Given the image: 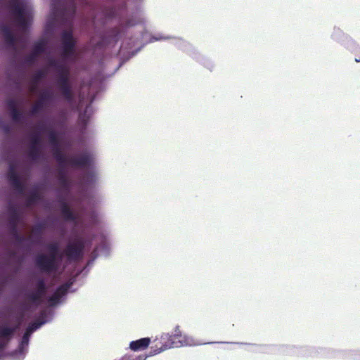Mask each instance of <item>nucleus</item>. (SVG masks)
<instances>
[{"mask_svg":"<svg viewBox=\"0 0 360 360\" xmlns=\"http://www.w3.org/2000/svg\"><path fill=\"white\" fill-rule=\"evenodd\" d=\"M171 44L179 50L184 52L196 62L212 71L214 67L213 62L207 56L202 55L193 44L184 39L176 36L171 38Z\"/></svg>","mask_w":360,"mask_h":360,"instance_id":"nucleus-9","label":"nucleus"},{"mask_svg":"<svg viewBox=\"0 0 360 360\" xmlns=\"http://www.w3.org/2000/svg\"><path fill=\"white\" fill-rule=\"evenodd\" d=\"M13 173H18L15 170V167L14 165H11L8 166V172L7 174H13Z\"/></svg>","mask_w":360,"mask_h":360,"instance_id":"nucleus-40","label":"nucleus"},{"mask_svg":"<svg viewBox=\"0 0 360 360\" xmlns=\"http://www.w3.org/2000/svg\"><path fill=\"white\" fill-rule=\"evenodd\" d=\"M51 172V167L46 162L44 167L41 170L42 179L37 184H34L33 190L31 191L32 202L37 201L39 199V195L37 193V189L39 188H52L53 184L51 182L50 173Z\"/></svg>","mask_w":360,"mask_h":360,"instance_id":"nucleus-15","label":"nucleus"},{"mask_svg":"<svg viewBox=\"0 0 360 360\" xmlns=\"http://www.w3.org/2000/svg\"><path fill=\"white\" fill-rule=\"evenodd\" d=\"M42 319L34 322L25 328L21 337L18 340L17 347L7 353V356L12 360H24L28 353L29 345L32 334L39 330L43 326L51 322L46 317H41Z\"/></svg>","mask_w":360,"mask_h":360,"instance_id":"nucleus-6","label":"nucleus"},{"mask_svg":"<svg viewBox=\"0 0 360 360\" xmlns=\"http://www.w3.org/2000/svg\"><path fill=\"white\" fill-rule=\"evenodd\" d=\"M330 39L352 53H356L360 50V46L357 42L339 27L334 26L330 34Z\"/></svg>","mask_w":360,"mask_h":360,"instance_id":"nucleus-12","label":"nucleus"},{"mask_svg":"<svg viewBox=\"0 0 360 360\" xmlns=\"http://www.w3.org/2000/svg\"><path fill=\"white\" fill-rule=\"evenodd\" d=\"M60 37L62 41L69 40L75 38L72 30H63L60 33Z\"/></svg>","mask_w":360,"mask_h":360,"instance_id":"nucleus-35","label":"nucleus"},{"mask_svg":"<svg viewBox=\"0 0 360 360\" xmlns=\"http://www.w3.org/2000/svg\"><path fill=\"white\" fill-rule=\"evenodd\" d=\"M41 101L47 103H55L56 101V96L51 91H46L42 95Z\"/></svg>","mask_w":360,"mask_h":360,"instance_id":"nucleus-31","label":"nucleus"},{"mask_svg":"<svg viewBox=\"0 0 360 360\" xmlns=\"http://www.w3.org/2000/svg\"><path fill=\"white\" fill-rule=\"evenodd\" d=\"M36 75H37V77L38 79H41V78H43L44 77V73L41 70L38 71Z\"/></svg>","mask_w":360,"mask_h":360,"instance_id":"nucleus-42","label":"nucleus"},{"mask_svg":"<svg viewBox=\"0 0 360 360\" xmlns=\"http://www.w3.org/2000/svg\"><path fill=\"white\" fill-rule=\"evenodd\" d=\"M65 254H66V250L65 251ZM89 254H91V258L88 261L86 264L82 267H77L75 269V276L69 282L60 284L53 290L52 295L47 297L46 305L41 309L39 313L40 317H46L52 321L55 316L56 309L65 302L69 292H75L76 291V289L72 288V285L77 282L78 278L80 276H86L95 260L99 255L101 256L98 245H94L91 250H89L82 258L78 259L77 262L82 260L84 257ZM68 261L70 262V260ZM75 262H77V261H75ZM72 263H75V262H72Z\"/></svg>","mask_w":360,"mask_h":360,"instance_id":"nucleus-3","label":"nucleus"},{"mask_svg":"<svg viewBox=\"0 0 360 360\" xmlns=\"http://www.w3.org/2000/svg\"><path fill=\"white\" fill-rule=\"evenodd\" d=\"M151 343V338L149 337L141 338L132 340L129 344V349L134 352L144 351Z\"/></svg>","mask_w":360,"mask_h":360,"instance_id":"nucleus-20","label":"nucleus"},{"mask_svg":"<svg viewBox=\"0 0 360 360\" xmlns=\"http://www.w3.org/2000/svg\"><path fill=\"white\" fill-rule=\"evenodd\" d=\"M4 103L8 106L9 110L13 109V108H16L18 105L17 101L13 98H7L4 99Z\"/></svg>","mask_w":360,"mask_h":360,"instance_id":"nucleus-33","label":"nucleus"},{"mask_svg":"<svg viewBox=\"0 0 360 360\" xmlns=\"http://www.w3.org/2000/svg\"><path fill=\"white\" fill-rule=\"evenodd\" d=\"M6 160V155L4 153H0V164Z\"/></svg>","mask_w":360,"mask_h":360,"instance_id":"nucleus-43","label":"nucleus"},{"mask_svg":"<svg viewBox=\"0 0 360 360\" xmlns=\"http://www.w3.org/2000/svg\"><path fill=\"white\" fill-rule=\"evenodd\" d=\"M357 53H360V50H359L355 54H356Z\"/></svg>","mask_w":360,"mask_h":360,"instance_id":"nucleus-49","label":"nucleus"},{"mask_svg":"<svg viewBox=\"0 0 360 360\" xmlns=\"http://www.w3.org/2000/svg\"><path fill=\"white\" fill-rule=\"evenodd\" d=\"M76 40L72 39L69 40H63L60 46V50L61 51V56L65 63L66 60L74 58L75 52L76 50Z\"/></svg>","mask_w":360,"mask_h":360,"instance_id":"nucleus-17","label":"nucleus"},{"mask_svg":"<svg viewBox=\"0 0 360 360\" xmlns=\"http://www.w3.org/2000/svg\"><path fill=\"white\" fill-rule=\"evenodd\" d=\"M61 182L62 184H67V179L65 176H63L62 179H61Z\"/></svg>","mask_w":360,"mask_h":360,"instance_id":"nucleus-45","label":"nucleus"},{"mask_svg":"<svg viewBox=\"0 0 360 360\" xmlns=\"http://www.w3.org/2000/svg\"><path fill=\"white\" fill-rule=\"evenodd\" d=\"M182 339L181 340H179L178 345L176 342L173 341L174 342V346L173 347H178L181 346H197V345H211V344H238V345H252L254 346L256 349L254 350V352H264L266 351V349L268 347H270V345H256V344H250V343H245V342H201L199 341L195 340L192 337H189L186 335H182Z\"/></svg>","mask_w":360,"mask_h":360,"instance_id":"nucleus-13","label":"nucleus"},{"mask_svg":"<svg viewBox=\"0 0 360 360\" xmlns=\"http://www.w3.org/2000/svg\"><path fill=\"white\" fill-rule=\"evenodd\" d=\"M6 11L15 17V22L25 32H30L34 12L30 0H9L5 5Z\"/></svg>","mask_w":360,"mask_h":360,"instance_id":"nucleus-5","label":"nucleus"},{"mask_svg":"<svg viewBox=\"0 0 360 360\" xmlns=\"http://www.w3.org/2000/svg\"><path fill=\"white\" fill-rule=\"evenodd\" d=\"M3 209L6 213H7L11 221V227L15 221L19 219V212L17 206L13 203L12 200H8L3 207Z\"/></svg>","mask_w":360,"mask_h":360,"instance_id":"nucleus-21","label":"nucleus"},{"mask_svg":"<svg viewBox=\"0 0 360 360\" xmlns=\"http://www.w3.org/2000/svg\"><path fill=\"white\" fill-rule=\"evenodd\" d=\"M60 208L62 215L64 217V219L67 222L75 224L77 222V216L74 212L70 208L68 204H64Z\"/></svg>","mask_w":360,"mask_h":360,"instance_id":"nucleus-23","label":"nucleus"},{"mask_svg":"<svg viewBox=\"0 0 360 360\" xmlns=\"http://www.w3.org/2000/svg\"><path fill=\"white\" fill-rule=\"evenodd\" d=\"M51 224H54L55 222H56L58 220L56 219H51Z\"/></svg>","mask_w":360,"mask_h":360,"instance_id":"nucleus-46","label":"nucleus"},{"mask_svg":"<svg viewBox=\"0 0 360 360\" xmlns=\"http://www.w3.org/2000/svg\"><path fill=\"white\" fill-rule=\"evenodd\" d=\"M2 297H3L2 303L6 304L8 302V296L4 295Z\"/></svg>","mask_w":360,"mask_h":360,"instance_id":"nucleus-44","label":"nucleus"},{"mask_svg":"<svg viewBox=\"0 0 360 360\" xmlns=\"http://www.w3.org/2000/svg\"><path fill=\"white\" fill-rule=\"evenodd\" d=\"M49 65L58 73L56 86L58 89L70 86L69 68L62 59H57L51 55L48 56Z\"/></svg>","mask_w":360,"mask_h":360,"instance_id":"nucleus-11","label":"nucleus"},{"mask_svg":"<svg viewBox=\"0 0 360 360\" xmlns=\"http://www.w3.org/2000/svg\"><path fill=\"white\" fill-rule=\"evenodd\" d=\"M31 158L34 160H39V159L42 158V155L39 153V150L37 149H34V151H33L31 153Z\"/></svg>","mask_w":360,"mask_h":360,"instance_id":"nucleus-37","label":"nucleus"},{"mask_svg":"<svg viewBox=\"0 0 360 360\" xmlns=\"http://www.w3.org/2000/svg\"><path fill=\"white\" fill-rule=\"evenodd\" d=\"M142 0H117V11L115 18L118 28L101 33L98 46L103 49L114 47L124 38L117 53L120 62L111 74L105 75V61L98 59V68L91 76L98 92L104 89L105 80L115 75L128 60L134 57L147 44L158 41L170 40L172 35L157 33L152 34L145 25L144 19L141 18L140 3Z\"/></svg>","mask_w":360,"mask_h":360,"instance_id":"nucleus-1","label":"nucleus"},{"mask_svg":"<svg viewBox=\"0 0 360 360\" xmlns=\"http://www.w3.org/2000/svg\"><path fill=\"white\" fill-rule=\"evenodd\" d=\"M37 60V55L34 53L27 55L24 57L21 65L24 66L25 65H32L35 63Z\"/></svg>","mask_w":360,"mask_h":360,"instance_id":"nucleus-29","label":"nucleus"},{"mask_svg":"<svg viewBox=\"0 0 360 360\" xmlns=\"http://www.w3.org/2000/svg\"><path fill=\"white\" fill-rule=\"evenodd\" d=\"M12 126L6 122L1 114H0V131L4 134H9L12 131Z\"/></svg>","mask_w":360,"mask_h":360,"instance_id":"nucleus-27","label":"nucleus"},{"mask_svg":"<svg viewBox=\"0 0 360 360\" xmlns=\"http://www.w3.org/2000/svg\"><path fill=\"white\" fill-rule=\"evenodd\" d=\"M354 60L356 63H360V58H355Z\"/></svg>","mask_w":360,"mask_h":360,"instance_id":"nucleus-47","label":"nucleus"},{"mask_svg":"<svg viewBox=\"0 0 360 360\" xmlns=\"http://www.w3.org/2000/svg\"><path fill=\"white\" fill-rule=\"evenodd\" d=\"M45 247L49 252V255L39 254L34 259V265L37 269L43 274L49 275L58 270V254L60 247L58 243H48Z\"/></svg>","mask_w":360,"mask_h":360,"instance_id":"nucleus-7","label":"nucleus"},{"mask_svg":"<svg viewBox=\"0 0 360 360\" xmlns=\"http://www.w3.org/2000/svg\"><path fill=\"white\" fill-rule=\"evenodd\" d=\"M32 111L34 114H39L42 111V108L40 105H35L32 107Z\"/></svg>","mask_w":360,"mask_h":360,"instance_id":"nucleus-38","label":"nucleus"},{"mask_svg":"<svg viewBox=\"0 0 360 360\" xmlns=\"http://www.w3.org/2000/svg\"><path fill=\"white\" fill-rule=\"evenodd\" d=\"M34 49L36 53L39 54L44 52L45 44L43 40L37 39L33 43Z\"/></svg>","mask_w":360,"mask_h":360,"instance_id":"nucleus-30","label":"nucleus"},{"mask_svg":"<svg viewBox=\"0 0 360 360\" xmlns=\"http://www.w3.org/2000/svg\"><path fill=\"white\" fill-rule=\"evenodd\" d=\"M48 124L46 126L44 124L40 125V129L42 130H46L48 131V139L49 143L54 148H58L59 146V142L58 140V136L59 134H63L62 133H59L53 129V125L51 123L50 117L47 119Z\"/></svg>","mask_w":360,"mask_h":360,"instance_id":"nucleus-18","label":"nucleus"},{"mask_svg":"<svg viewBox=\"0 0 360 360\" xmlns=\"http://www.w3.org/2000/svg\"><path fill=\"white\" fill-rule=\"evenodd\" d=\"M82 134H83V137H78L76 139V141L82 146V150L80 152L79 155H70L68 157V158H66L65 157V155L61 153V151L60 150V146L58 148H54V150H55L54 157H55L56 160L60 164L64 165L65 163V162L68 161V164L72 166V165L70 163V158L71 157H72V156L79 157L81 155V154L83 153L84 148H86V147H89V148L93 149L91 147L89 146L86 144V136L87 134V130L84 133L82 131ZM72 167H73V165H72ZM74 167H75L74 166Z\"/></svg>","mask_w":360,"mask_h":360,"instance_id":"nucleus-16","label":"nucleus"},{"mask_svg":"<svg viewBox=\"0 0 360 360\" xmlns=\"http://www.w3.org/2000/svg\"><path fill=\"white\" fill-rule=\"evenodd\" d=\"M16 293H17V290H13L12 291V294H13V295H15Z\"/></svg>","mask_w":360,"mask_h":360,"instance_id":"nucleus-48","label":"nucleus"},{"mask_svg":"<svg viewBox=\"0 0 360 360\" xmlns=\"http://www.w3.org/2000/svg\"><path fill=\"white\" fill-rule=\"evenodd\" d=\"M61 92V96L63 100L72 106L78 113V119L83 128V132L84 133L89 128L91 122V117L94 113L93 108V103L96 99V96L94 95L91 102L86 104L83 108H79L75 105V97L72 94V85L68 86H64L58 89Z\"/></svg>","mask_w":360,"mask_h":360,"instance_id":"nucleus-8","label":"nucleus"},{"mask_svg":"<svg viewBox=\"0 0 360 360\" xmlns=\"http://www.w3.org/2000/svg\"><path fill=\"white\" fill-rule=\"evenodd\" d=\"M34 281L37 288L36 290L43 293L47 288L45 278L41 276H37L35 278Z\"/></svg>","mask_w":360,"mask_h":360,"instance_id":"nucleus-28","label":"nucleus"},{"mask_svg":"<svg viewBox=\"0 0 360 360\" xmlns=\"http://www.w3.org/2000/svg\"><path fill=\"white\" fill-rule=\"evenodd\" d=\"M12 231L15 233V241L18 244L25 245V248H30L34 243L33 240L20 234L19 230L15 224H13Z\"/></svg>","mask_w":360,"mask_h":360,"instance_id":"nucleus-22","label":"nucleus"},{"mask_svg":"<svg viewBox=\"0 0 360 360\" xmlns=\"http://www.w3.org/2000/svg\"><path fill=\"white\" fill-rule=\"evenodd\" d=\"M9 115H11V120L13 122L20 123L25 120V113L16 108H13L9 110Z\"/></svg>","mask_w":360,"mask_h":360,"instance_id":"nucleus-24","label":"nucleus"},{"mask_svg":"<svg viewBox=\"0 0 360 360\" xmlns=\"http://www.w3.org/2000/svg\"><path fill=\"white\" fill-rule=\"evenodd\" d=\"M66 0H51L49 13L44 25L45 31L49 34H53L58 28L60 20L65 18V9L64 3Z\"/></svg>","mask_w":360,"mask_h":360,"instance_id":"nucleus-10","label":"nucleus"},{"mask_svg":"<svg viewBox=\"0 0 360 360\" xmlns=\"http://www.w3.org/2000/svg\"><path fill=\"white\" fill-rule=\"evenodd\" d=\"M41 292L38 290H23V295L30 302L33 303H39V297L41 295Z\"/></svg>","mask_w":360,"mask_h":360,"instance_id":"nucleus-25","label":"nucleus"},{"mask_svg":"<svg viewBox=\"0 0 360 360\" xmlns=\"http://www.w3.org/2000/svg\"><path fill=\"white\" fill-rule=\"evenodd\" d=\"M3 176L11 182V186L18 193H23L25 186L18 173L4 174Z\"/></svg>","mask_w":360,"mask_h":360,"instance_id":"nucleus-19","label":"nucleus"},{"mask_svg":"<svg viewBox=\"0 0 360 360\" xmlns=\"http://www.w3.org/2000/svg\"><path fill=\"white\" fill-rule=\"evenodd\" d=\"M32 143H33L34 145L41 146V140L40 136H38V135L34 136L32 137Z\"/></svg>","mask_w":360,"mask_h":360,"instance_id":"nucleus-39","label":"nucleus"},{"mask_svg":"<svg viewBox=\"0 0 360 360\" xmlns=\"http://www.w3.org/2000/svg\"><path fill=\"white\" fill-rule=\"evenodd\" d=\"M13 311V307H7L4 311L0 312V319L2 318L5 312ZM15 328L7 323L0 324V351L7 348L8 344L14 337Z\"/></svg>","mask_w":360,"mask_h":360,"instance_id":"nucleus-14","label":"nucleus"},{"mask_svg":"<svg viewBox=\"0 0 360 360\" xmlns=\"http://www.w3.org/2000/svg\"><path fill=\"white\" fill-rule=\"evenodd\" d=\"M81 70L83 72H88L89 71V68L86 64H83L81 65Z\"/></svg>","mask_w":360,"mask_h":360,"instance_id":"nucleus-41","label":"nucleus"},{"mask_svg":"<svg viewBox=\"0 0 360 360\" xmlns=\"http://www.w3.org/2000/svg\"><path fill=\"white\" fill-rule=\"evenodd\" d=\"M70 163L86 171L84 184L89 206L86 214L92 230L88 233L80 235L75 244L68 243L66 246V255L70 261H77L89 250H91L96 242L95 245H98L101 255L108 257L110 254V231L103 214L98 209V201L94 193L98 180L96 151L86 147L79 157H71Z\"/></svg>","mask_w":360,"mask_h":360,"instance_id":"nucleus-2","label":"nucleus"},{"mask_svg":"<svg viewBox=\"0 0 360 360\" xmlns=\"http://www.w3.org/2000/svg\"><path fill=\"white\" fill-rule=\"evenodd\" d=\"M12 126L6 122L1 114H0V131L4 134H9L12 131Z\"/></svg>","mask_w":360,"mask_h":360,"instance_id":"nucleus-26","label":"nucleus"},{"mask_svg":"<svg viewBox=\"0 0 360 360\" xmlns=\"http://www.w3.org/2000/svg\"><path fill=\"white\" fill-rule=\"evenodd\" d=\"M166 337H168L169 338V342H171L172 340V335H169V334H167L165 335ZM173 337L174 338H181L182 337V333L179 329V326H176L175 328H174V333L173 335Z\"/></svg>","mask_w":360,"mask_h":360,"instance_id":"nucleus-36","label":"nucleus"},{"mask_svg":"<svg viewBox=\"0 0 360 360\" xmlns=\"http://www.w3.org/2000/svg\"><path fill=\"white\" fill-rule=\"evenodd\" d=\"M46 226V221L42 220L40 221H38L34 225V233L37 236H41L42 233V231L44 229V226Z\"/></svg>","mask_w":360,"mask_h":360,"instance_id":"nucleus-32","label":"nucleus"},{"mask_svg":"<svg viewBox=\"0 0 360 360\" xmlns=\"http://www.w3.org/2000/svg\"><path fill=\"white\" fill-rule=\"evenodd\" d=\"M281 353L286 355L302 356H316L322 355L326 357H340L353 360H360V349L335 351L334 349L314 347L311 346L281 345L278 348Z\"/></svg>","mask_w":360,"mask_h":360,"instance_id":"nucleus-4","label":"nucleus"},{"mask_svg":"<svg viewBox=\"0 0 360 360\" xmlns=\"http://www.w3.org/2000/svg\"><path fill=\"white\" fill-rule=\"evenodd\" d=\"M55 192L57 193L56 199H57V202H58V204L60 205V207L63 206V203L68 204L65 196L60 193V191L59 189H55Z\"/></svg>","mask_w":360,"mask_h":360,"instance_id":"nucleus-34","label":"nucleus"}]
</instances>
